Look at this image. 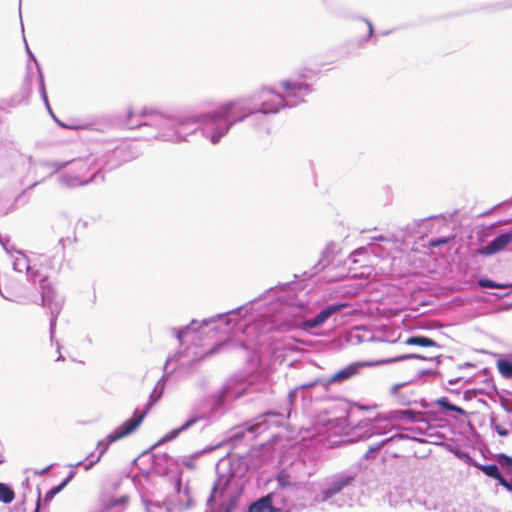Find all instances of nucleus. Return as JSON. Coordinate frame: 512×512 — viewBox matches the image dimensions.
Listing matches in <instances>:
<instances>
[{"label": "nucleus", "instance_id": "f257e3e1", "mask_svg": "<svg viewBox=\"0 0 512 512\" xmlns=\"http://www.w3.org/2000/svg\"><path fill=\"white\" fill-rule=\"evenodd\" d=\"M406 359L426 360L427 358L420 354H407V355L385 356V357H382L375 361L354 362V363H351V364L345 366L344 368L337 371L334 375H332L328 380V384L340 383V382L349 380L352 377L358 375L360 373L361 368H363V367L378 366V365L393 363V362L406 360Z\"/></svg>", "mask_w": 512, "mask_h": 512}, {"label": "nucleus", "instance_id": "f03ea898", "mask_svg": "<svg viewBox=\"0 0 512 512\" xmlns=\"http://www.w3.org/2000/svg\"><path fill=\"white\" fill-rule=\"evenodd\" d=\"M249 114L250 112L246 111V109L239 102L231 101L220 106L213 115L207 116V119H209L211 122L217 121L218 118H223L229 121L228 124L224 125L221 129L211 135L212 143H217L220 138L228 132L232 124L243 120Z\"/></svg>", "mask_w": 512, "mask_h": 512}, {"label": "nucleus", "instance_id": "7ed1b4c3", "mask_svg": "<svg viewBox=\"0 0 512 512\" xmlns=\"http://www.w3.org/2000/svg\"><path fill=\"white\" fill-rule=\"evenodd\" d=\"M151 405L152 404L149 403L148 408L146 410L142 411L139 414L135 413L134 417L125 421L120 427H118L111 434H109L107 436V442L100 441L99 446H102V450H101L100 454L102 455L107 450L108 446L111 443H113L125 436H128L129 434L134 432L138 428V426L142 423L144 418L146 417V414H147L149 408L151 407Z\"/></svg>", "mask_w": 512, "mask_h": 512}, {"label": "nucleus", "instance_id": "20e7f679", "mask_svg": "<svg viewBox=\"0 0 512 512\" xmlns=\"http://www.w3.org/2000/svg\"><path fill=\"white\" fill-rule=\"evenodd\" d=\"M117 486L118 483L116 482L107 483L104 486L99 498V512H111L113 508L125 506L128 503V495H115L113 493Z\"/></svg>", "mask_w": 512, "mask_h": 512}, {"label": "nucleus", "instance_id": "39448f33", "mask_svg": "<svg viewBox=\"0 0 512 512\" xmlns=\"http://www.w3.org/2000/svg\"><path fill=\"white\" fill-rule=\"evenodd\" d=\"M42 305L47 306L52 314H57L61 309V301L53 286L52 281L48 277H44L40 281Z\"/></svg>", "mask_w": 512, "mask_h": 512}, {"label": "nucleus", "instance_id": "423d86ee", "mask_svg": "<svg viewBox=\"0 0 512 512\" xmlns=\"http://www.w3.org/2000/svg\"><path fill=\"white\" fill-rule=\"evenodd\" d=\"M512 242V232L503 233L495 237L490 243L478 250V254L490 256L503 251Z\"/></svg>", "mask_w": 512, "mask_h": 512}, {"label": "nucleus", "instance_id": "0eeeda50", "mask_svg": "<svg viewBox=\"0 0 512 512\" xmlns=\"http://www.w3.org/2000/svg\"><path fill=\"white\" fill-rule=\"evenodd\" d=\"M263 99L261 110L264 113L277 112L284 106V97L271 90H263L260 94Z\"/></svg>", "mask_w": 512, "mask_h": 512}, {"label": "nucleus", "instance_id": "6e6552de", "mask_svg": "<svg viewBox=\"0 0 512 512\" xmlns=\"http://www.w3.org/2000/svg\"><path fill=\"white\" fill-rule=\"evenodd\" d=\"M344 306H345V304L329 306V307L325 308L324 310H322L313 319L303 321L298 327L303 330H309L312 328H316V327L322 325L328 318H330L334 313L339 311Z\"/></svg>", "mask_w": 512, "mask_h": 512}, {"label": "nucleus", "instance_id": "1a4fd4ad", "mask_svg": "<svg viewBox=\"0 0 512 512\" xmlns=\"http://www.w3.org/2000/svg\"><path fill=\"white\" fill-rule=\"evenodd\" d=\"M281 86L289 97H300L310 92V85L305 82L286 80Z\"/></svg>", "mask_w": 512, "mask_h": 512}, {"label": "nucleus", "instance_id": "9d476101", "mask_svg": "<svg viewBox=\"0 0 512 512\" xmlns=\"http://www.w3.org/2000/svg\"><path fill=\"white\" fill-rule=\"evenodd\" d=\"M355 480L354 476L346 475L339 477L333 481L330 486L324 491V498L328 499L339 493L342 489L352 484Z\"/></svg>", "mask_w": 512, "mask_h": 512}, {"label": "nucleus", "instance_id": "9b49d317", "mask_svg": "<svg viewBox=\"0 0 512 512\" xmlns=\"http://www.w3.org/2000/svg\"><path fill=\"white\" fill-rule=\"evenodd\" d=\"M479 468L485 475L497 480L501 486H503L506 489H510L511 485L506 479L502 477L496 465H482Z\"/></svg>", "mask_w": 512, "mask_h": 512}, {"label": "nucleus", "instance_id": "f8f14e48", "mask_svg": "<svg viewBox=\"0 0 512 512\" xmlns=\"http://www.w3.org/2000/svg\"><path fill=\"white\" fill-rule=\"evenodd\" d=\"M273 502V494L269 493L260 499L253 502L249 508L248 512H269L271 508V504Z\"/></svg>", "mask_w": 512, "mask_h": 512}, {"label": "nucleus", "instance_id": "ddd939ff", "mask_svg": "<svg viewBox=\"0 0 512 512\" xmlns=\"http://www.w3.org/2000/svg\"><path fill=\"white\" fill-rule=\"evenodd\" d=\"M406 345H415L421 347H438L436 341L425 336H411L404 342Z\"/></svg>", "mask_w": 512, "mask_h": 512}, {"label": "nucleus", "instance_id": "4468645a", "mask_svg": "<svg viewBox=\"0 0 512 512\" xmlns=\"http://www.w3.org/2000/svg\"><path fill=\"white\" fill-rule=\"evenodd\" d=\"M15 498L14 491L4 483H0V501L3 503H11Z\"/></svg>", "mask_w": 512, "mask_h": 512}, {"label": "nucleus", "instance_id": "2eb2a0df", "mask_svg": "<svg viewBox=\"0 0 512 512\" xmlns=\"http://www.w3.org/2000/svg\"><path fill=\"white\" fill-rule=\"evenodd\" d=\"M72 477H73V474H70L62 483H60L56 487L49 490L44 496V501L45 502L51 501L54 498V496L56 494H58L68 484V482L72 479Z\"/></svg>", "mask_w": 512, "mask_h": 512}, {"label": "nucleus", "instance_id": "dca6fc26", "mask_svg": "<svg viewBox=\"0 0 512 512\" xmlns=\"http://www.w3.org/2000/svg\"><path fill=\"white\" fill-rule=\"evenodd\" d=\"M497 368L503 377L512 378V361L499 360L497 362Z\"/></svg>", "mask_w": 512, "mask_h": 512}, {"label": "nucleus", "instance_id": "f3484780", "mask_svg": "<svg viewBox=\"0 0 512 512\" xmlns=\"http://www.w3.org/2000/svg\"><path fill=\"white\" fill-rule=\"evenodd\" d=\"M438 403H439V405H440L442 408H444V409H446V410L454 411V412H456V413H458V414H460V415H465V414H466V411H465L463 408H461V407H459V406H456V405H454V404L450 403V402H449L447 399H445V398L440 399V400L438 401Z\"/></svg>", "mask_w": 512, "mask_h": 512}, {"label": "nucleus", "instance_id": "a211bd4d", "mask_svg": "<svg viewBox=\"0 0 512 512\" xmlns=\"http://www.w3.org/2000/svg\"><path fill=\"white\" fill-rule=\"evenodd\" d=\"M276 480L281 487L291 486V476L286 470H281L278 473Z\"/></svg>", "mask_w": 512, "mask_h": 512}, {"label": "nucleus", "instance_id": "6ab92c4d", "mask_svg": "<svg viewBox=\"0 0 512 512\" xmlns=\"http://www.w3.org/2000/svg\"><path fill=\"white\" fill-rule=\"evenodd\" d=\"M497 462L508 471L512 472V457L506 454H499L497 456Z\"/></svg>", "mask_w": 512, "mask_h": 512}, {"label": "nucleus", "instance_id": "aec40b11", "mask_svg": "<svg viewBox=\"0 0 512 512\" xmlns=\"http://www.w3.org/2000/svg\"><path fill=\"white\" fill-rule=\"evenodd\" d=\"M479 285L483 288H494V289H504V288H507L508 286L505 285V284H499V283H496L490 279H481L479 280Z\"/></svg>", "mask_w": 512, "mask_h": 512}, {"label": "nucleus", "instance_id": "412c9836", "mask_svg": "<svg viewBox=\"0 0 512 512\" xmlns=\"http://www.w3.org/2000/svg\"><path fill=\"white\" fill-rule=\"evenodd\" d=\"M396 341L397 340L386 341V340H383V339H378L376 342H377L380 350H385L387 346L396 343Z\"/></svg>", "mask_w": 512, "mask_h": 512}, {"label": "nucleus", "instance_id": "4be33fe9", "mask_svg": "<svg viewBox=\"0 0 512 512\" xmlns=\"http://www.w3.org/2000/svg\"><path fill=\"white\" fill-rule=\"evenodd\" d=\"M494 429L497 432V434L500 436H507L509 434L508 430L505 427H503L502 425H499V424L495 425Z\"/></svg>", "mask_w": 512, "mask_h": 512}, {"label": "nucleus", "instance_id": "5701e85b", "mask_svg": "<svg viewBox=\"0 0 512 512\" xmlns=\"http://www.w3.org/2000/svg\"><path fill=\"white\" fill-rule=\"evenodd\" d=\"M447 241H448L447 239H439V240H436V241H432V242L430 243V246H432V247H437V246H439V245H442V244L447 243Z\"/></svg>", "mask_w": 512, "mask_h": 512}, {"label": "nucleus", "instance_id": "b1692460", "mask_svg": "<svg viewBox=\"0 0 512 512\" xmlns=\"http://www.w3.org/2000/svg\"><path fill=\"white\" fill-rule=\"evenodd\" d=\"M218 489V484H215L213 487H212V490H211V495L209 497V501H213L214 500V497H215V493Z\"/></svg>", "mask_w": 512, "mask_h": 512}, {"label": "nucleus", "instance_id": "393cba45", "mask_svg": "<svg viewBox=\"0 0 512 512\" xmlns=\"http://www.w3.org/2000/svg\"><path fill=\"white\" fill-rule=\"evenodd\" d=\"M40 506H41V497L39 495L34 512H39Z\"/></svg>", "mask_w": 512, "mask_h": 512}, {"label": "nucleus", "instance_id": "a878e982", "mask_svg": "<svg viewBox=\"0 0 512 512\" xmlns=\"http://www.w3.org/2000/svg\"><path fill=\"white\" fill-rule=\"evenodd\" d=\"M195 422V420H190L188 421L187 423H185L181 428L180 430H184L186 428H188L191 424H193Z\"/></svg>", "mask_w": 512, "mask_h": 512}, {"label": "nucleus", "instance_id": "bb28decb", "mask_svg": "<svg viewBox=\"0 0 512 512\" xmlns=\"http://www.w3.org/2000/svg\"><path fill=\"white\" fill-rule=\"evenodd\" d=\"M269 512H284L282 509L274 507L273 504H271V508L269 509Z\"/></svg>", "mask_w": 512, "mask_h": 512}, {"label": "nucleus", "instance_id": "cd10ccee", "mask_svg": "<svg viewBox=\"0 0 512 512\" xmlns=\"http://www.w3.org/2000/svg\"><path fill=\"white\" fill-rule=\"evenodd\" d=\"M258 427H259V424H255V425H252V426L248 427V428H247V430H248L249 432H253V431H255Z\"/></svg>", "mask_w": 512, "mask_h": 512}, {"label": "nucleus", "instance_id": "c85d7f7f", "mask_svg": "<svg viewBox=\"0 0 512 512\" xmlns=\"http://www.w3.org/2000/svg\"><path fill=\"white\" fill-rule=\"evenodd\" d=\"M509 484L511 485V487L508 490L512 492V482H509Z\"/></svg>", "mask_w": 512, "mask_h": 512}, {"label": "nucleus", "instance_id": "c756f323", "mask_svg": "<svg viewBox=\"0 0 512 512\" xmlns=\"http://www.w3.org/2000/svg\"><path fill=\"white\" fill-rule=\"evenodd\" d=\"M226 512H230L229 510H227Z\"/></svg>", "mask_w": 512, "mask_h": 512}]
</instances>
